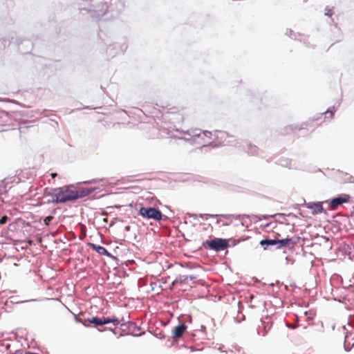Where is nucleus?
<instances>
[{
	"label": "nucleus",
	"instance_id": "obj_55",
	"mask_svg": "<svg viewBox=\"0 0 354 354\" xmlns=\"http://www.w3.org/2000/svg\"><path fill=\"white\" fill-rule=\"evenodd\" d=\"M201 331L203 333H205L206 332V326L204 325H201Z\"/></svg>",
	"mask_w": 354,
	"mask_h": 354
},
{
	"label": "nucleus",
	"instance_id": "obj_62",
	"mask_svg": "<svg viewBox=\"0 0 354 354\" xmlns=\"http://www.w3.org/2000/svg\"><path fill=\"white\" fill-rule=\"evenodd\" d=\"M286 326L289 328H292V329H295L296 327L295 326H292L290 324H286Z\"/></svg>",
	"mask_w": 354,
	"mask_h": 354
},
{
	"label": "nucleus",
	"instance_id": "obj_19",
	"mask_svg": "<svg viewBox=\"0 0 354 354\" xmlns=\"http://www.w3.org/2000/svg\"><path fill=\"white\" fill-rule=\"evenodd\" d=\"M259 245L264 250H270L272 247H275V250H277L276 239L266 238L261 239L259 241Z\"/></svg>",
	"mask_w": 354,
	"mask_h": 354
},
{
	"label": "nucleus",
	"instance_id": "obj_28",
	"mask_svg": "<svg viewBox=\"0 0 354 354\" xmlns=\"http://www.w3.org/2000/svg\"><path fill=\"white\" fill-rule=\"evenodd\" d=\"M8 182L7 179H3L0 184V195L6 194L12 186H8L6 183Z\"/></svg>",
	"mask_w": 354,
	"mask_h": 354
},
{
	"label": "nucleus",
	"instance_id": "obj_8",
	"mask_svg": "<svg viewBox=\"0 0 354 354\" xmlns=\"http://www.w3.org/2000/svg\"><path fill=\"white\" fill-rule=\"evenodd\" d=\"M336 109L335 106H330L326 111L313 117L308 122H316L317 125H320L326 118H328V114H329L330 118H333Z\"/></svg>",
	"mask_w": 354,
	"mask_h": 354
},
{
	"label": "nucleus",
	"instance_id": "obj_45",
	"mask_svg": "<svg viewBox=\"0 0 354 354\" xmlns=\"http://www.w3.org/2000/svg\"><path fill=\"white\" fill-rule=\"evenodd\" d=\"M217 215H218L217 217H221V218H224L226 219L232 218V217L234 216V214H217Z\"/></svg>",
	"mask_w": 354,
	"mask_h": 354
},
{
	"label": "nucleus",
	"instance_id": "obj_39",
	"mask_svg": "<svg viewBox=\"0 0 354 354\" xmlns=\"http://www.w3.org/2000/svg\"><path fill=\"white\" fill-rule=\"evenodd\" d=\"M334 14V12L333 10V8H330L328 6H326L325 8V13L324 15L326 16H328L329 17H331Z\"/></svg>",
	"mask_w": 354,
	"mask_h": 354
},
{
	"label": "nucleus",
	"instance_id": "obj_56",
	"mask_svg": "<svg viewBox=\"0 0 354 354\" xmlns=\"http://www.w3.org/2000/svg\"><path fill=\"white\" fill-rule=\"evenodd\" d=\"M188 279L189 280H194L196 278V276L195 275H187Z\"/></svg>",
	"mask_w": 354,
	"mask_h": 354
},
{
	"label": "nucleus",
	"instance_id": "obj_50",
	"mask_svg": "<svg viewBox=\"0 0 354 354\" xmlns=\"http://www.w3.org/2000/svg\"><path fill=\"white\" fill-rule=\"evenodd\" d=\"M286 216H288V217H292V218H297V216L295 214L292 213V212L287 214Z\"/></svg>",
	"mask_w": 354,
	"mask_h": 354
},
{
	"label": "nucleus",
	"instance_id": "obj_47",
	"mask_svg": "<svg viewBox=\"0 0 354 354\" xmlns=\"http://www.w3.org/2000/svg\"><path fill=\"white\" fill-rule=\"evenodd\" d=\"M248 218L249 217V215L248 214H237V215H234V216L233 218H235L236 219H240L241 218Z\"/></svg>",
	"mask_w": 354,
	"mask_h": 354
},
{
	"label": "nucleus",
	"instance_id": "obj_35",
	"mask_svg": "<svg viewBox=\"0 0 354 354\" xmlns=\"http://www.w3.org/2000/svg\"><path fill=\"white\" fill-rule=\"evenodd\" d=\"M198 216L203 220H207L209 218H214L217 217V214H199Z\"/></svg>",
	"mask_w": 354,
	"mask_h": 354
},
{
	"label": "nucleus",
	"instance_id": "obj_44",
	"mask_svg": "<svg viewBox=\"0 0 354 354\" xmlns=\"http://www.w3.org/2000/svg\"><path fill=\"white\" fill-rule=\"evenodd\" d=\"M290 239H292V242L295 243V246L299 243V240L301 239L299 236H292Z\"/></svg>",
	"mask_w": 354,
	"mask_h": 354
},
{
	"label": "nucleus",
	"instance_id": "obj_43",
	"mask_svg": "<svg viewBox=\"0 0 354 354\" xmlns=\"http://www.w3.org/2000/svg\"><path fill=\"white\" fill-rule=\"evenodd\" d=\"M183 317H185V319H184L185 322H189V323L192 322V317L191 316V315H183Z\"/></svg>",
	"mask_w": 354,
	"mask_h": 354
},
{
	"label": "nucleus",
	"instance_id": "obj_61",
	"mask_svg": "<svg viewBox=\"0 0 354 354\" xmlns=\"http://www.w3.org/2000/svg\"><path fill=\"white\" fill-rule=\"evenodd\" d=\"M75 320L76 322L82 323V321L80 318H77L76 316H75Z\"/></svg>",
	"mask_w": 354,
	"mask_h": 354
},
{
	"label": "nucleus",
	"instance_id": "obj_48",
	"mask_svg": "<svg viewBox=\"0 0 354 354\" xmlns=\"http://www.w3.org/2000/svg\"><path fill=\"white\" fill-rule=\"evenodd\" d=\"M343 288L350 292H354V285H348V286H344Z\"/></svg>",
	"mask_w": 354,
	"mask_h": 354
},
{
	"label": "nucleus",
	"instance_id": "obj_12",
	"mask_svg": "<svg viewBox=\"0 0 354 354\" xmlns=\"http://www.w3.org/2000/svg\"><path fill=\"white\" fill-rule=\"evenodd\" d=\"M17 171L19 176V180L21 182H25L26 180H33L37 175L34 168H26L17 170Z\"/></svg>",
	"mask_w": 354,
	"mask_h": 354
},
{
	"label": "nucleus",
	"instance_id": "obj_51",
	"mask_svg": "<svg viewBox=\"0 0 354 354\" xmlns=\"http://www.w3.org/2000/svg\"><path fill=\"white\" fill-rule=\"evenodd\" d=\"M234 347L235 351H236V352H238V353L241 352V349H242V348H241V346H238V345H236V346H234Z\"/></svg>",
	"mask_w": 354,
	"mask_h": 354
},
{
	"label": "nucleus",
	"instance_id": "obj_14",
	"mask_svg": "<svg viewBox=\"0 0 354 354\" xmlns=\"http://www.w3.org/2000/svg\"><path fill=\"white\" fill-rule=\"evenodd\" d=\"M277 250L283 248L292 249L295 246V243L292 242L290 236H287L284 239H276Z\"/></svg>",
	"mask_w": 354,
	"mask_h": 354
},
{
	"label": "nucleus",
	"instance_id": "obj_38",
	"mask_svg": "<svg viewBox=\"0 0 354 354\" xmlns=\"http://www.w3.org/2000/svg\"><path fill=\"white\" fill-rule=\"evenodd\" d=\"M8 45H9L8 40L6 38L0 37V50L4 49Z\"/></svg>",
	"mask_w": 354,
	"mask_h": 354
},
{
	"label": "nucleus",
	"instance_id": "obj_5",
	"mask_svg": "<svg viewBox=\"0 0 354 354\" xmlns=\"http://www.w3.org/2000/svg\"><path fill=\"white\" fill-rule=\"evenodd\" d=\"M227 244V239L209 236V239L202 242V244L198 247V250H201L203 248H205L209 250L219 252L227 248L228 245Z\"/></svg>",
	"mask_w": 354,
	"mask_h": 354
},
{
	"label": "nucleus",
	"instance_id": "obj_57",
	"mask_svg": "<svg viewBox=\"0 0 354 354\" xmlns=\"http://www.w3.org/2000/svg\"><path fill=\"white\" fill-rule=\"evenodd\" d=\"M188 215H189V217H192V218H194V219H196V218H197V216H198V215H197V214H190V213H189V214H188Z\"/></svg>",
	"mask_w": 354,
	"mask_h": 354
},
{
	"label": "nucleus",
	"instance_id": "obj_18",
	"mask_svg": "<svg viewBox=\"0 0 354 354\" xmlns=\"http://www.w3.org/2000/svg\"><path fill=\"white\" fill-rule=\"evenodd\" d=\"M245 151L250 156H260L263 158V151L260 149L257 146L251 143L248 144L245 149Z\"/></svg>",
	"mask_w": 354,
	"mask_h": 354
},
{
	"label": "nucleus",
	"instance_id": "obj_24",
	"mask_svg": "<svg viewBox=\"0 0 354 354\" xmlns=\"http://www.w3.org/2000/svg\"><path fill=\"white\" fill-rule=\"evenodd\" d=\"M286 35L295 40H299L301 41V37H304V35L299 32H295L292 29H287Z\"/></svg>",
	"mask_w": 354,
	"mask_h": 354
},
{
	"label": "nucleus",
	"instance_id": "obj_33",
	"mask_svg": "<svg viewBox=\"0 0 354 354\" xmlns=\"http://www.w3.org/2000/svg\"><path fill=\"white\" fill-rule=\"evenodd\" d=\"M342 250L346 255L351 256V248L348 244L344 243L343 245L342 246Z\"/></svg>",
	"mask_w": 354,
	"mask_h": 354
},
{
	"label": "nucleus",
	"instance_id": "obj_49",
	"mask_svg": "<svg viewBox=\"0 0 354 354\" xmlns=\"http://www.w3.org/2000/svg\"><path fill=\"white\" fill-rule=\"evenodd\" d=\"M274 217L279 216L280 218H283V219H285L286 216H287L286 214H285V213H277V214H274Z\"/></svg>",
	"mask_w": 354,
	"mask_h": 354
},
{
	"label": "nucleus",
	"instance_id": "obj_26",
	"mask_svg": "<svg viewBox=\"0 0 354 354\" xmlns=\"http://www.w3.org/2000/svg\"><path fill=\"white\" fill-rule=\"evenodd\" d=\"M278 165L282 166V167H286V168H288V169H291L292 168V159L290 158H280L277 162Z\"/></svg>",
	"mask_w": 354,
	"mask_h": 354
},
{
	"label": "nucleus",
	"instance_id": "obj_13",
	"mask_svg": "<svg viewBox=\"0 0 354 354\" xmlns=\"http://www.w3.org/2000/svg\"><path fill=\"white\" fill-rule=\"evenodd\" d=\"M17 46L19 50L24 55L30 53L33 48V43L28 39H21L18 38Z\"/></svg>",
	"mask_w": 354,
	"mask_h": 354
},
{
	"label": "nucleus",
	"instance_id": "obj_54",
	"mask_svg": "<svg viewBox=\"0 0 354 354\" xmlns=\"http://www.w3.org/2000/svg\"><path fill=\"white\" fill-rule=\"evenodd\" d=\"M180 266L183 267V268H189V269H192V267L189 266L188 264L187 263H183V264H180Z\"/></svg>",
	"mask_w": 354,
	"mask_h": 354
},
{
	"label": "nucleus",
	"instance_id": "obj_41",
	"mask_svg": "<svg viewBox=\"0 0 354 354\" xmlns=\"http://www.w3.org/2000/svg\"><path fill=\"white\" fill-rule=\"evenodd\" d=\"M84 109H95V108H92V107H91L89 106H84ZM82 109H83V108L73 109L70 110L68 113L69 114H71V113H75L76 111H80Z\"/></svg>",
	"mask_w": 354,
	"mask_h": 354
},
{
	"label": "nucleus",
	"instance_id": "obj_58",
	"mask_svg": "<svg viewBox=\"0 0 354 354\" xmlns=\"http://www.w3.org/2000/svg\"><path fill=\"white\" fill-rule=\"evenodd\" d=\"M348 216L354 218V206L353 207V210L350 212Z\"/></svg>",
	"mask_w": 354,
	"mask_h": 354
},
{
	"label": "nucleus",
	"instance_id": "obj_29",
	"mask_svg": "<svg viewBox=\"0 0 354 354\" xmlns=\"http://www.w3.org/2000/svg\"><path fill=\"white\" fill-rule=\"evenodd\" d=\"M149 333L151 335H152L153 337H155L158 339H163L166 337L165 335L164 334V333L158 328L156 329L153 332L149 331Z\"/></svg>",
	"mask_w": 354,
	"mask_h": 354
},
{
	"label": "nucleus",
	"instance_id": "obj_22",
	"mask_svg": "<svg viewBox=\"0 0 354 354\" xmlns=\"http://www.w3.org/2000/svg\"><path fill=\"white\" fill-rule=\"evenodd\" d=\"M102 319H103L104 326L111 323L114 325L115 328H118V329L120 328L119 327H118V325L120 324V321L116 316H115V315L108 316V317L102 316Z\"/></svg>",
	"mask_w": 354,
	"mask_h": 354
},
{
	"label": "nucleus",
	"instance_id": "obj_17",
	"mask_svg": "<svg viewBox=\"0 0 354 354\" xmlns=\"http://www.w3.org/2000/svg\"><path fill=\"white\" fill-rule=\"evenodd\" d=\"M212 135L215 137V140L222 143V146L229 145L228 142L225 143V141L227 138L232 137L227 132L220 130H215Z\"/></svg>",
	"mask_w": 354,
	"mask_h": 354
},
{
	"label": "nucleus",
	"instance_id": "obj_1",
	"mask_svg": "<svg viewBox=\"0 0 354 354\" xmlns=\"http://www.w3.org/2000/svg\"><path fill=\"white\" fill-rule=\"evenodd\" d=\"M100 187L75 186L73 184L58 187H45L43 190V198L45 203L54 205L75 203L77 200L89 196L93 192H100Z\"/></svg>",
	"mask_w": 354,
	"mask_h": 354
},
{
	"label": "nucleus",
	"instance_id": "obj_40",
	"mask_svg": "<svg viewBox=\"0 0 354 354\" xmlns=\"http://www.w3.org/2000/svg\"><path fill=\"white\" fill-rule=\"evenodd\" d=\"M301 41H303L304 44H305V46L308 48H315V45H312L310 44L308 41V39L306 38V37L304 35V37H301Z\"/></svg>",
	"mask_w": 354,
	"mask_h": 354
},
{
	"label": "nucleus",
	"instance_id": "obj_46",
	"mask_svg": "<svg viewBox=\"0 0 354 354\" xmlns=\"http://www.w3.org/2000/svg\"><path fill=\"white\" fill-rule=\"evenodd\" d=\"M261 218L263 220H268L270 218H274V215H273V214H272V215L263 214V215H261Z\"/></svg>",
	"mask_w": 354,
	"mask_h": 354
},
{
	"label": "nucleus",
	"instance_id": "obj_9",
	"mask_svg": "<svg viewBox=\"0 0 354 354\" xmlns=\"http://www.w3.org/2000/svg\"><path fill=\"white\" fill-rule=\"evenodd\" d=\"M187 329V326L185 322H179L178 325L174 327V328L171 330V335L170 337L171 339H168V342H170L169 346H173L174 342L176 340V339L181 337L183 333L186 332Z\"/></svg>",
	"mask_w": 354,
	"mask_h": 354
},
{
	"label": "nucleus",
	"instance_id": "obj_30",
	"mask_svg": "<svg viewBox=\"0 0 354 354\" xmlns=\"http://www.w3.org/2000/svg\"><path fill=\"white\" fill-rule=\"evenodd\" d=\"M243 241V239H239L237 240H235L233 238L227 239V245H228L227 248L234 247Z\"/></svg>",
	"mask_w": 354,
	"mask_h": 354
},
{
	"label": "nucleus",
	"instance_id": "obj_6",
	"mask_svg": "<svg viewBox=\"0 0 354 354\" xmlns=\"http://www.w3.org/2000/svg\"><path fill=\"white\" fill-rule=\"evenodd\" d=\"M353 197L348 194H340L330 199L326 200L325 203H327L330 207H338L341 206L344 203H353Z\"/></svg>",
	"mask_w": 354,
	"mask_h": 354
},
{
	"label": "nucleus",
	"instance_id": "obj_32",
	"mask_svg": "<svg viewBox=\"0 0 354 354\" xmlns=\"http://www.w3.org/2000/svg\"><path fill=\"white\" fill-rule=\"evenodd\" d=\"M145 332H142V333H135L133 332L132 333H125L124 330H122V332L118 335V338L120 337H122V336H124V335H131L133 337H140L142 336V335H145Z\"/></svg>",
	"mask_w": 354,
	"mask_h": 354
},
{
	"label": "nucleus",
	"instance_id": "obj_37",
	"mask_svg": "<svg viewBox=\"0 0 354 354\" xmlns=\"http://www.w3.org/2000/svg\"><path fill=\"white\" fill-rule=\"evenodd\" d=\"M104 180V178H93V179L90 180L84 181L82 183H83V184H95L97 183L102 182Z\"/></svg>",
	"mask_w": 354,
	"mask_h": 354
},
{
	"label": "nucleus",
	"instance_id": "obj_15",
	"mask_svg": "<svg viewBox=\"0 0 354 354\" xmlns=\"http://www.w3.org/2000/svg\"><path fill=\"white\" fill-rule=\"evenodd\" d=\"M89 324H93L97 329L100 328L99 327L104 326L102 317L92 316L86 318L85 321L82 322V324L85 327H88Z\"/></svg>",
	"mask_w": 354,
	"mask_h": 354
},
{
	"label": "nucleus",
	"instance_id": "obj_52",
	"mask_svg": "<svg viewBox=\"0 0 354 354\" xmlns=\"http://www.w3.org/2000/svg\"><path fill=\"white\" fill-rule=\"evenodd\" d=\"M285 259H286V263H287V264H288L290 261L291 262V263H292H292H294V262H295V260H294V259H289L288 257H286L285 258Z\"/></svg>",
	"mask_w": 354,
	"mask_h": 354
},
{
	"label": "nucleus",
	"instance_id": "obj_53",
	"mask_svg": "<svg viewBox=\"0 0 354 354\" xmlns=\"http://www.w3.org/2000/svg\"><path fill=\"white\" fill-rule=\"evenodd\" d=\"M348 181L349 183H354V176H349L348 178Z\"/></svg>",
	"mask_w": 354,
	"mask_h": 354
},
{
	"label": "nucleus",
	"instance_id": "obj_63",
	"mask_svg": "<svg viewBox=\"0 0 354 354\" xmlns=\"http://www.w3.org/2000/svg\"><path fill=\"white\" fill-rule=\"evenodd\" d=\"M181 236L184 238V239H185V241H189V239H186V238L185 237V234H184V233H182Z\"/></svg>",
	"mask_w": 354,
	"mask_h": 354
},
{
	"label": "nucleus",
	"instance_id": "obj_11",
	"mask_svg": "<svg viewBox=\"0 0 354 354\" xmlns=\"http://www.w3.org/2000/svg\"><path fill=\"white\" fill-rule=\"evenodd\" d=\"M90 248H91L93 250H94L95 252H97L100 255L106 256L112 260L115 261L117 264H118L119 259L116 257L112 254L111 252H109L106 248L104 246H102L98 244H95L93 243H89L88 244Z\"/></svg>",
	"mask_w": 354,
	"mask_h": 354
},
{
	"label": "nucleus",
	"instance_id": "obj_7",
	"mask_svg": "<svg viewBox=\"0 0 354 354\" xmlns=\"http://www.w3.org/2000/svg\"><path fill=\"white\" fill-rule=\"evenodd\" d=\"M106 54L111 57H114L115 55L122 53L123 54L128 48V44L124 41L123 43L114 42L113 44H107Z\"/></svg>",
	"mask_w": 354,
	"mask_h": 354
},
{
	"label": "nucleus",
	"instance_id": "obj_34",
	"mask_svg": "<svg viewBox=\"0 0 354 354\" xmlns=\"http://www.w3.org/2000/svg\"><path fill=\"white\" fill-rule=\"evenodd\" d=\"M117 329H118V328H115V327H114V328H111V327L104 326V327H102V328H97V330H98L99 332H100V333H102V332H104V331H106V330H110V331H111L114 335H116L118 334V333H117V331H116V330H117Z\"/></svg>",
	"mask_w": 354,
	"mask_h": 354
},
{
	"label": "nucleus",
	"instance_id": "obj_36",
	"mask_svg": "<svg viewBox=\"0 0 354 354\" xmlns=\"http://www.w3.org/2000/svg\"><path fill=\"white\" fill-rule=\"evenodd\" d=\"M0 102H10L12 103H14V104H18L22 107H25L26 106L24 104H23L22 103L15 100H10L8 98H4V99H2L0 97Z\"/></svg>",
	"mask_w": 354,
	"mask_h": 354
},
{
	"label": "nucleus",
	"instance_id": "obj_21",
	"mask_svg": "<svg viewBox=\"0 0 354 354\" xmlns=\"http://www.w3.org/2000/svg\"><path fill=\"white\" fill-rule=\"evenodd\" d=\"M18 295L15 296H11L8 298V299L6 301V304L8 305V302L11 303L12 304H24V303H29V302H35L38 301L39 299H27V300H19Z\"/></svg>",
	"mask_w": 354,
	"mask_h": 354
},
{
	"label": "nucleus",
	"instance_id": "obj_10",
	"mask_svg": "<svg viewBox=\"0 0 354 354\" xmlns=\"http://www.w3.org/2000/svg\"><path fill=\"white\" fill-rule=\"evenodd\" d=\"M324 202L321 201H313L305 203L304 206L311 210V213L313 215H317L321 213H324L325 214H328L327 211L324 208L323 203Z\"/></svg>",
	"mask_w": 354,
	"mask_h": 354
},
{
	"label": "nucleus",
	"instance_id": "obj_3",
	"mask_svg": "<svg viewBox=\"0 0 354 354\" xmlns=\"http://www.w3.org/2000/svg\"><path fill=\"white\" fill-rule=\"evenodd\" d=\"M156 202L153 206H145L142 203H133L129 204L131 207H134L136 214L146 220H159L161 216V211L158 209V205H160V201L153 197Z\"/></svg>",
	"mask_w": 354,
	"mask_h": 354
},
{
	"label": "nucleus",
	"instance_id": "obj_20",
	"mask_svg": "<svg viewBox=\"0 0 354 354\" xmlns=\"http://www.w3.org/2000/svg\"><path fill=\"white\" fill-rule=\"evenodd\" d=\"M118 327L120 328V329H121L122 327L124 326H126L127 329L129 330H141V327L138 326L136 323L133 322H131V321H128V322H126L124 321V317L122 318L121 321H120V324L118 325Z\"/></svg>",
	"mask_w": 354,
	"mask_h": 354
},
{
	"label": "nucleus",
	"instance_id": "obj_64",
	"mask_svg": "<svg viewBox=\"0 0 354 354\" xmlns=\"http://www.w3.org/2000/svg\"><path fill=\"white\" fill-rule=\"evenodd\" d=\"M124 228H125L126 231H129L130 230V226L129 225H127V226H125Z\"/></svg>",
	"mask_w": 354,
	"mask_h": 354
},
{
	"label": "nucleus",
	"instance_id": "obj_2",
	"mask_svg": "<svg viewBox=\"0 0 354 354\" xmlns=\"http://www.w3.org/2000/svg\"><path fill=\"white\" fill-rule=\"evenodd\" d=\"M76 4L83 16L97 20L103 18L104 21L110 18V17H104L109 12V7L105 0H79Z\"/></svg>",
	"mask_w": 354,
	"mask_h": 354
},
{
	"label": "nucleus",
	"instance_id": "obj_60",
	"mask_svg": "<svg viewBox=\"0 0 354 354\" xmlns=\"http://www.w3.org/2000/svg\"><path fill=\"white\" fill-rule=\"evenodd\" d=\"M223 347H224V346H220V347L218 348V350H219L221 352H222V353H223V352L227 353V351H225V350H223Z\"/></svg>",
	"mask_w": 354,
	"mask_h": 354
},
{
	"label": "nucleus",
	"instance_id": "obj_42",
	"mask_svg": "<svg viewBox=\"0 0 354 354\" xmlns=\"http://www.w3.org/2000/svg\"><path fill=\"white\" fill-rule=\"evenodd\" d=\"M169 219V217L167 215L163 214L161 212V216L159 220H156V222L167 221Z\"/></svg>",
	"mask_w": 354,
	"mask_h": 354
},
{
	"label": "nucleus",
	"instance_id": "obj_59",
	"mask_svg": "<svg viewBox=\"0 0 354 354\" xmlns=\"http://www.w3.org/2000/svg\"><path fill=\"white\" fill-rule=\"evenodd\" d=\"M231 222H232V220H230V222H228V221L224 222V223H223V225H224V226H228V225H230Z\"/></svg>",
	"mask_w": 354,
	"mask_h": 354
},
{
	"label": "nucleus",
	"instance_id": "obj_31",
	"mask_svg": "<svg viewBox=\"0 0 354 354\" xmlns=\"http://www.w3.org/2000/svg\"><path fill=\"white\" fill-rule=\"evenodd\" d=\"M19 174H17V171H16V174L14 176H12L10 178H7L8 182L6 183L8 186L10 184L16 183L18 184L19 183H21V181L19 180Z\"/></svg>",
	"mask_w": 354,
	"mask_h": 354
},
{
	"label": "nucleus",
	"instance_id": "obj_4",
	"mask_svg": "<svg viewBox=\"0 0 354 354\" xmlns=\"http://www.w3.org/2000/svg\"><path fill=\"white\" fill-rule=\"evenodd\" d=\"M187 133L190 136V138H185V140L192 144L200 145L202 147H210L213 149L218 148L222 146V143L215 139L214 140L209 142L207 145L202 142L205 137L210 138V136H212V133L209 131L195 129L192 131V133H189V131H187Z\"/></svg>",
	"mask_w": 354,
	"mask_h": 354
},
{
	"label": "nucleus",
	"instance_id": "obj_23",
	"mask_svg": "<svg viewBox=\"0 0 354 354\" xmlns=\"http://www.w3.org/2000/svg\"><path fill=\"white\" fill-rule=\"evenodd\" d=\"M180 346L189 349L190 352L203 351L205 349L209 350V348H205L204 346L201 344H187L185 346L184 344H181Z\"/></svg>",
	"mask_w": 354,
	"mask_h": 354
},
{
	"label": "nucleus",
	"instance_id": "obj_27",
	"mask_svg": "<svg viewBox=\"0 0 354 354\" xmlns=\"http://www.w3.org/2000/svg\"><path fill=\"white\" fill-rule=\"evenodd\" d=\"M188 277L187 275H181L179 274L176 278L172 281V285L175 284H180L184 285L187 282Z\"/></svg>",
	"mask_w": 354,
	"mask_h": 354
},
{
	"label": "nucleus",
	"instance_id": "obj_16",
	"mask_svg": "<svg viewBox=\"0 0 354 354\" xmlns=\"http://www.w3.org/2000/svg\"><path fill=\"white\" fill-rule=\"evenodd\" d=\"M10 346H11V344L8 342H2L0 344V347L3 348V350L6 351L5 354H37L36 353L28 351H26L24 353V351L22 349H17L14 351H12L10 350Z\"/></svg>",
	"mask_w": 354,
	"mask_h": 354
},
{
	"label": "nucleus",
	"instance_id": "obj_25",
	"mask_svg": "<svg viewBox=\"0 0 354 354\" xmlns=\"http://www.w3.org/2000/svg\"><path fill=\"white\" fill-rule=\"evenodd\" d=\"M305 128L306 127H304V124H302V127H299V128L297 125H293V124L288 125V126L285 127L284 129L282 130L281 134L287 135V134H289L291 132H292L295 129L301 130Z\"/></svg>",
	"mask_w": 354,
	"mask_h": 354
}]
</instances>
